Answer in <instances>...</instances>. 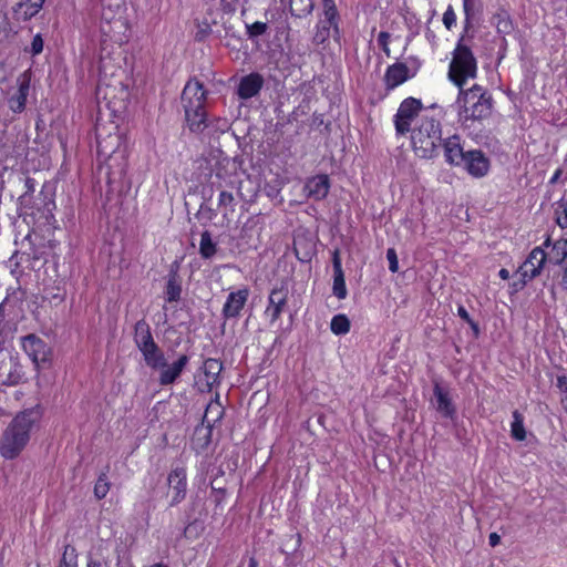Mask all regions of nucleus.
<instances>
[{
    "mask_svg": "<svg viewBox=\"0 0 567 567\" xmlns=\"http://www.w3.org/2000/svg\"><path fill=\"white\" fill-rule=\"evenodd\" d=\"M41 419L39 409L32 408L20 412L9 423L0 440V454L7 460L16 458L27 446L31 431Z\"/></svg>",
    "mask_w": 567,
    "mask_h": 567,
    "instance_id": "f257e3e1",
    "label": "nucleus"
},
{
    "mask_svg": "<svg viewBox=\"0 0 567 567\" xmlns=\"http://www.w3.org/2000/svg\"><path fill=\"white\" fill-rule=\"evenodd\" d=\"M456 99L458 118L462 122L484 121L493 113L494 101L492 94L483 86L475 84L468 90L458 87Z\"/></svg>",
    "mask_w": 567,
    "mask_h": 567,
    "instance_id": "f03ea898",
    "label": "nucleus"
},
{
    "mask_svg": "<svg viewBox=\"0 0 567 567\" xmlns=\"http://www.w3.org/2000/svg\"><path fill=\"white\" fill-rule=\"evenodd\" d=\"M442 126L440 121L422 114L411 131V144L421 158H432L442 145Z\"/></svg>",
    "mask_w": 567,
    "mask_h": 567,
    "instance_id": "7ed1b4c3",
    "label": "nucleus"
},
{
    "mask_svg": "<svg viewBox=\"0 0 567 567\" xmlns=\"http://www.w3.org/2000/svg\"><path fill=\"white\" fill-rule=\"evenodd\" d=\"M103 10L101 16L100 30L103 42L111 41L118 45L127 41L128 25L122 16V0H101Z\"/></svg>",
    "mask_w": 567,
    "mask_h": 567,
    "instance_id": "20e7f679",
    "label": "nucleus"
},
{
    "mask_svg": "<svg viewBox=\"0 0 567 567\" xmlns=\"http://www.w3.org/2000/svg\"><path fill=\"white\" fill-rule=\"evenodd\" d=\"M464 38L458 41L449 69V79L462 87L467 79H474L477 72L476 59L472 50L463 44Z\"/></svg>",
    "mask_w": 567,
    "mask_h": 567,
    "instance_id": "39448f33",
    "label": "nucleus"
},
{
    "mask_svg": "<svg viewBox=\"0 0 567 567\" xmlns=\"http://www.w3.org/2000/svg\"><path fill=\"white\" fill-rule=\"evenodd\" d=\"M423 110V104L420 100L408 97L403 100L394 115V126L398 135H405L411 132L412 123L417 121Z\"/></svg>",
    "mask_w": 567,
    "mask_h": 567,
    "instance_id": "423d86ee",
    "label": "nucleus"
},
{
    "mask_svg": "<svg viewBox=\"0 0 567 567\" xmlns=\"http://www.w3.org/2000/svg\"><path fill=\"white\" fill-rule=\"evenodd\" d=\"M24 352L35 365L47 363L50 359V347L38 336L31 333L21 339Z\"/></svg>",
    "mask_w": 567,
    "mask_h": 567,
    "instance_id": "0eeeda50",
    "label": "nucleus"
},
{
    "mask_svg": "<svg viewBox=\"0 0 567 567\" xmlns=\"http://www.w3.org/2000/svg\"><path fill=\"white\" fill-rule=\"evenodd\" d=\"M182 105L184 110H195L205 106L206 91L203 84L197 80H190L186 83L182 96Z\"/></svg>",
    "mask_w": 567,
    "mask_h": 567,
    "instance_id": "6e6552de",
    "label": "nucleus"
},
{
    "mask_svg": "<svg viewBox=\"0 0 567 567\" xmlns=\"http://www.w3.org/2000/svg\"><path fill=\"white\" fill-rule=\"evenodd\" d=\"M288 306V289L285 287L271 289L268 297V306L265 315L270 318V322H276L286 311Z\"/></svg>",
    "mask_w": 567,
    "mask_h": 567,
    "instance_id": "1a4fd4ad",
    "label": "nucleus"
},
{
    "mask_svg": "<svg viewBox=\"0 0 567 567\" xmlns=\"http://www.w3.org/2000/svg\"><path fill=\"white\" fill-rule=\"evenodd\" d=\"M547 260V255L542 247H535L527 259L523 262V265L518 269V274L528 279H534L535 277L540 275V271L544 267V264Z\"/></svg>",
    "mask_w": 567,
    "mask_h": 567,
    "instance_id": "9d476101",
    "label": "nucleus"
},
{
    "mask_svg": "<svg viewBox=\"0 0 567 567\" xmlns=\"http://www.w3.org/2000/svg\"><path fill=\"white\" fill-rule=\"evenodd\" d=\"M204 380L199 381L198 386L200 392H210L215 386L220 383L219 374L223 370V363L209 358L203 364Z\"/></svg>",
    "mask_w": 567,
    "mask_h": 567,
    "instance_id": "9b49d317",
    "label": "nucleus"
},
{
    "mask_svg": "<svg viewBox=\"0 0 567 567\" xmlns=\"http://www.w3.org/2000/svg\"><path fill=\"white\" fill-rule=\"evenodd\" d=\"M461 165L474 177H483L489 169L488 158L478 150L467 151Z\"/></svg>",
    "mask_w": 567,
    "mask_h": 567,
    "instance_id": "f8f14e48",
    "label": "nucleus"
},
{
    "mask_svg": "<svg viewBox=\"0 0 567 567\" xmlns=\"http://www.w3.org/2000/svg\"><path fill=\"white\" fill-rule=\"evenodd\" d=\"M22 379L21 365L10 355L0 359V386L16 385Z\"/></svg>",
    "mask_w": 567,
    "mask_h": 567,
    "instance_id": "ddd939ff",
    "label": "nucleus"
},
{
    "mask_svg": "<svg viewBox=\"0 0 567 567\" xmlns=\"http://www.w3.org/2000/svg\"><path fill=\"white\" fill-rule=\"evenodd\" d=\"M168 486L173 492L171 505L181 503L186 496V471L183 467H175L167 477Z\"/></svg>",
    "mask_w": 567,
    "mask_h": 567,
    "instance_id": "4468645a",
    "label": "nucleus"
},
{
    "mask_svg": "<svg viewBox=\"0 0 567 567\" xmlns=\"http://www.w3.org/2000/svg\"><path fill=\"white\" fill-rule=\"evenodd\" d=\"M329 189L330 179L326 174H320L308 178L303 186V192L306 193L307 197L315 200L324 199L329 194Z\"/></svg>",
    "mask_w": 567,
    "mask_h": 567,
    "instance_id": "2eb2a0df",
    "label": "nucleus"
},
{
    "mask_svg": "<svg viewBox=\"0 0 567 567\" xmlns=\"http://www.w3.org/2000/svg\"><path fill=\"white\" fill-rule=\"evenodd\" d=\"M248 297L249 290L247 288L230 292L223 307V316L226 319L237 318L246 305Z\"/></svg>",
    "mask_w": 567,
    "mask_h": 567,
    "instance_id": "dca6fc26",
    "label": "nucleus"
},
{
    "mask_svg": "<svg viewBox=\"0 0 567 567\" xmlns=\"http://www.w3.org/2000/svg\"><path fill=\"white\" fill-rule=\"evenodd\" d=\"M264 86V78L259 73H250L240 79L237 94L243 100L256 96Z\"/></svg>",
    "mask_w": 567,
    "mask_h": 567,
    "instance_id": "f3484780",
    "label": "nucleus"
},
{
    "mask_svg": "<svg viewBox=\"0 0 567 567\" xmlns=\"http://www.w3.org/2000/svg\"><path fill=\"white\" fill-rule=\"evenodd\" d=\"M189 358L186 354H182L173 364L167 365L161 369L159 374V384L161 385H169L174 383L188 364Z\"/></svg>",
    "mask_w": 567,
    "mask_h": 567,
    "instance_id": "a211bd4d",
    "label": "nucleus"
},
{
    "mask_svg": "<svg viewBox=\"0 0 567 567\" xmlns=\"http://www.w3.org/2000/svg\"><path fill=\"white\" fill-rule=\"evenodd\" d=\"M411 78L406 64L398 62L390 65L385 72L384 81L388 89H394Z\"/></svg>",
    "mask_w": 567,
    "mask_h": 567,
    "instance_id": "6ab92c4d",
    "label": "nucleus"
},
{
    "mask_svg": "<svg viewBox=\"0 0 567 567\" xmlns=\"http://www.w3.org/2000/svg\"><path fill=\"white\" fill-rule=\"evenodd\" d=\"M444 148V155L446 162H449L452 165H461L466 156V152L463 151L461 144H460V137L454 135L452 137H449L442 143Z\"/></svg>",
    "mask_w": 567,
    "mask_h": 567,
    "instance_id": "aec40b11",
    "label": "nucleus"
},
{
    "mask_svg": "<svg viewBox=\"0 0 567 567\" xmlns=\"http://www.w3.org/2000/svg\"><path fill=\"white\" fill-rule=\"evenodd\" d=\"M332 266H333V286L332 291L333 295L338 299H344L347 297V287L344 280V274L341 266V258L338 250H334L332 257Z\"/></svg>",
    "mask_w": 567,
    "mask_h": 567,
    "instance_id": "412c9836",
    "label": "nucleus"
},
{
    "mask_svg": "<svg viewBox=\"0 0 567 567\" xmlns=\"http://www.w3.org/2000/svg\"><path fill=\"white\" fill-rule=\"evenodd\" d=\"M434 396L436 401V410L444 417L453 420L456 415V409L449 396V392L443 390L440 384L434 385Z\"/></svg>",
    "mask_w": 567,
    "mask_h": 567,
    "instance_id": "4be33fe9",
    "label": "nucleus"
},
{
    "mask_svg": "<svg viewBox=\"0 0 567 567\" xmlns=\"http://www.w3.org/2000/svg\"><path fill=\"white\" fill-rule=\"evenodd\" d=\"M143 354L145 363L156 370L159 368L166 367V360L164 358V353L159 349V347L153 342L152 344L146 346L145 348L140 350Z\"/></svg>",
    "mask_w": 567,
    "mask_h": 567,
    "instance_id": "5701e85b",
    "label": "nucleus"
},
{
    "mask_svg": "<svg viewBox=\"0 0 567 567\" xmlns=\"http://www.w3.org/2000/svg\"><path fill=\"white\" fill-rule=\"evenodd\" d=\"M185 121L189 130L194 133H200L207 127L205 107L189 111L184 110Z\"/></svg>",
    "mask_w": 567,
    "mask_h": 567,
    "instance_id": "b1692460",
    "label": "nucleus"
},
{
    "mask_svg": "<svg viewBox=\"0 0 567 567\" xmlns=\"http://www.w3.org/2000/svg\"><path fill=\"white\" fill-rule=\"evenodd\" d=\"M134 342L138 350L145 348L148 344H152L154 338L151 332L150 324L144 320H138L134 327Z\"/></svg>",
    "mask_w": 567,
    "mask_h": 567,
    "instance_id": "393cba45",
    "label": "nucleus"
},
{
    "mask_svg": "<svg viewBox=\"0 0 567 567\" xmlns=\"http://www.w3.org/2000/svg\"><path fill=\"white\" fill-rule=\"evenodd\" d=\"M182 286L177 274V268L172 269L168 275L165 296L168 302L178 301L181 298Z\"/></svg>",
    "mask_w": 567,
    "mask_h": 567,
    "instance_id": "a878e982",
    "label": "nucleus"
},
{
    "mask_svg": "<svg viewBox=\"0 0 567 567\" xmlns=\"http://www.w3.org/2000/svg\"><path fill=\"white\" fill-rule=\"evenodd\" d=\"M29 82H22L17 93L9 99V107L12 112L20 113L24 110L29 94Z\"/></svg>",
    "mask_w": 567,
    "mask_h": 567,
    "instance_id": "bb28decb",
    "label": "nucleus"
},
{
    "mask_svg": "<svg viewBox=\"0 0 567 567\" xmlns=\"http://www.w3.org/2000/svg\"><path fill=\"white\" fill-rule=\"evenodd\" d=\"M96 140L97 151L102 155H112L120 146V136L117 134L102 138L99 128H96Z\"/></svg>",
    "mask_w": 567,
    "mask_h": 567,
    "instance_id": "cd10ccee",
    "label": "nucleus"
},
{
    "mask_svg": "<svg viewBox=\"0 0 567 567\" xmlns=\"http://www.w3.org/2000/svg\"><path fill=\"white\" fill-rule=\"evenodd\" d=\"M548 260L555 265H567V238L554 243Z\"/></svg>",
    "mask_w": 567,
    "mask_h": 567,
    "instance_id": "c85d7f7f",
    "label": "nucleus"
},
{
    "mask_svg": "<svg viewBox=\"0 0 567 567\" xmlns=\"http://www.w3.org/2000/svg\"><path fill=\"white\" fill-rule=\"evenodd\" d=\"M212 427L210 425H204V423L200 426H197L194 432L193 436V444L197 449H206L210 441H212Z\"/></svg>",
    "mask_w": 567,
    "mask_h": 567,
    "instance_id": "c756f323",
    "label": "nucleus"
},
{
    "mask_svg": "<svg viewBox=\"0 0 567 567\" xmlns=\"http://www.w3.org/2000/svg\"><path fill=\"white\" fill-rule=\"evenodd\" d=\"M331 35L334 37L337 40L339 39L338 25H330V24L320 22L318 24L317 32L313 37V41L317 44H323Z\"/></svg>",
    "mask_w": 567,
    "mask_h": 567,
    "instance_id": "7c9ffc66",
    "label": "nucleus"
},
{
    "mask_svg": "<svg viewBox=\"0 0 567 567\" xmlns=\"http://www.w3.org/2000/svg\"><path fill=\"white\" fill-rule=\"evenodd\" d=\"M223 414H224V408L218 402V400L212 401L206 408V411H205V414L203 417V423L206 422L207 425L213 426L216 422H218L223 417Z\"/></svg>",
    "mask_w": 567,
    "mask_h": 567,
    "instance_id": "2f4dec72",
    "label": "nucleus"
},
{
    "mask_svg": "<svg viewBox=\"0 0 567 567\" xmlns=\"http://www.w3.org/2000/svg\"><path fill=\"white\" fill-rule=\"evenodd\" d=\"M217 246L212 239V235L208 230H205L200 235L199 254L204 259H210L215 256Z\"/></svg>",
    "mask_w": 567,
    "mask_h": 567,
    "instance_id": "473e14b6",
    "label": "nucleus"
},
{
    "mask_svg": "<svg viewBox=\"0 0 567 567\" xmlns=\"http://www.w3.org/2000/svg\"><path fill=\"white\" fill-rule=\"evenodd\" d=\"M511 435L516 441H524L526 439V430L524 426V415L515 410L513 412V422L511 424Z\"/></svg>",
    "mask_w": 567,
    "mask_h": 567,
    "instance_id": "72a5a7b5",
    "label": "nucleus"
},
{
    "mask_svg": "<svg viewBox=\"0 0 567 567\" xmlns=\"http://www.w3.org/2000/svg\"><path fill=\"white\" fill-rule=\"evenodd\" d=\"M312 9V0H290V11L295 17H305L309 14Z\"/></svg>",
    "mask_w": 567,
    "mask_h": 567,
    "instance_id": "f704fd0d",
    "label": "nucleus"
},
{
    "mask_svg": "<svg viewBox=\"0 0 567 567\" xmlns=\"http://www.w3.org/2000/svg\"><path fill=\"white\" fill-rule=\"evenodd\" d=\"M218 208L223 209L224 217L228 216V213H234L235 210V197L233 193L227 190H221L218 197Z\"/></svg>",
    "mask_w": 567,
    "mask_h": 567,
    "instance_id": "c9c22d12",
    "label": "nucleus"
},
{
    "mask_svg": "<svg viewBox=\"0 0 567 567\" xmlns=\"http://www.w3.org/2000/svg\"><path fill=\"white\" fill-rule=\"evenodd\" d=\"M330 328L334 334H346L350 330V321L346 315H336L331 320Z\"/></svg>",
    "mask_w": 567,
    "mask_h": 567,
    "instance_id": "e433bc0d",
    "label": "nucleus"
},
{
    "mask_svg": "<svg viewBox=\"0 0 567 567\" xmlns=\"http://www.w3.org/2000/svg\"><path fill=\"white\" fill-rule=\"evenodd\" d=\"M110 482L107 480V475L105 472L101 473L95 485H94V495L97 499H102L106 496L110 491Z\"/></svg>",
    "mask_w": 567,
    "mask_h": 567,
    "instance_id": "4c0bfd02",
    "label": "nucleus"
},
{
    "mask_svg": "<svg viewBox=\"0 0 567 567\" xmlns=\"http://www.w3.org/2000/svg\"><path fill=\"white\" fill-rule=\"evenodd\" d=\"M60 567H78L75 548L68 545L65 546Z\"/></svg>",
    "mask_w": 567,
    "mask_h": 567,
    "instance_id": "58836bf2",
    "label": "nucleus"
},
{
    "mask_svg": "<svg viewBox=\"0 0 567 567\" xmlns=\"http://www.w3.org/2000/svg\"><path fill=\"white\" fill-rule=\"evenodd\" d=\"M246 28L249 38H255L264 34L267 31L268 25L265 22L256 21L252 24H247Z\"/></svg>",
    "mask_w": 567,
    "mask_h": 567,
    "instance_id": "ea45409f",
    "label": "nucleus"
},
{
    "mask_svg": "<svg viewBox=\"0 0 567 567\" xmlns=\"http://www.w3.org/2000/svg\"><path fill=\"white\" fill-rule=\"evenodd\" d=\"M463 8L465 13V30L471 27V19L475 13V0H463Z\"/></svg>",
    "mask_w": 567,
    "mask_h": 567,
    "instance_id": "a19ab883",
    "label": "nucleus"
},
{
    "mask_svg": "<svg viewBox=\"0 0 567 567\" xmlns=\"http://www.w3.org/2000/svg\"><path fill=\"white\" fill-rule=\"evenodd\" d=\"M386 259L389 261V269L391 272H398L399 270V260L398 255L394 248H389L386 250Z\"/></svg>",
    "mask_w": 567,
    "mask_h": 567,
    "instance_id": "79ce46f5",
    "label": "nucleus"
},
{
    "mask_svg": "<svg viewBox=\"0 0 567 567\" xmlns=\"http://www.w3.org/2000/svg\"><path fill=\"white\" fill-rule=\"evenodd\" d=\"M496 19H497V22H496L497 31L501 33H509L512 30V23L508 20V18L505 16L498 14L496 17Z\"/></svg>",
    "mask_w": 567,
    "mask_h": 567,
    "instance_id": "37998d69",
    "label": "nucleus"
},
{
    "mask_svg": "<svg viewBox=\"0 0 567 567\" xmlns=\"http://www.w3.org/2000/svg\"><path fill=\"white\" fill-rule=\"evenodd\" d=\"M324 10V20L321 22L330 24V25H338L337 18H338V11L336 7L326 8Z\"/></svg>",
    "mask_w": 567,
    "mask_h": 567,
    "instance_id": "c03bdc74",
    "label": "nucleus"
},
{
    "mask_svg": "<svg viewBox=\"0 0 567 567\" xmlns=\"http://www.w3.org/2000/svg\"><path fill=\"white\" fill-rule=\"evenodd\" d=\"M390 33L382 31L378 35V43L382 48L383 52L386 56H390V49H389V41H390Z\"/></svg>",
    "mask_w": 567,
    "mask_h": 567,
    "instance_id": "a18cd8bd",
    "label": "nucleus"
},
{
    "mask_svg": "<svg viewBox=\"0 0 567 567\" xmlns=\"http://www.w3.org/2000/svg\"><path fill=\"white\" fill-rule=\"evenodd\" d=\"M43 3L44 0H25L24 4L30 9L25 11V14H29V17L34 16L42 8Z\"/></svg>",
    "mask_w": 567,
    "mask_h": 567,
    "instance_id": "49530a36",
    "label": "nucleus"
},
{
    "mask_svg": "<svg viewBox=\"0 0 567 567\" xmlns=\"http://www.w3.org/2000/svg\"><path fill=\"white\" fill-rule=\"evenodd\" d=\"M42 50H43V39L41 38L40 34H37L32 39L30 52L32 53V55H37V54H40L42 52Z\"/></svg>",
    "mask_w": 567,
    "mask_h": 567,
    "instance_id": "de8ad7c7",
    "label": "nucleus"
},
{
    "mask_svg": "<svg viewBox=\"0 0 567 567\" xmlns=\"http://www.w3.org/2000/svg\"><path fill=\"white\" fill-rule=\"evenodd\" d=\"M456 22V16L452 9V7H449L446 11L443 14V23L447 29H451Z\"/></svg>",
    "mask_w": 567,
    "mask_h": 567,
    "instance_id": "09e8293b",
    "label": "nucleus"
},
{
    "mask_svg": "<svg viewBox=\"0 0 567 567\" xmlns=\"http://www.w3.org/2000/svg\"><path fill=\"white\" fill-rule=\"evenodd\" d=\"M559 208H563V216H557V224L561 228L567 227V205L565 203H559Z\"/></svg>",
    "mask_w": 567,
    "mask_h": 567,
    "instance_id": "8fccbe9b",
    "label": "nucleus"
},
{
    "mask_svg": "<svg viewBox=\"0 0 567 567\" xmlns=\"http://www.w3.org/2000/svg\"><path fill=\"white\" fill-rule=\"evenodd\" d=\"M528 280H529L528 278H524V277H522V276H520V278H519V279L514 280V281L512 282V285H511V287H512L513 291H514V292H517V291L522 290V289L526 286V284H527V281H528Z\"/></svg>",
    "mask_w": 567,
    "mask_h": 567,
    "instance_id": "3c124183",
    "label": "nucleus"
},
{
    "mask_svg": "<svg viewBox=\"0 0 567 567\" xmlns=\"http://www.w3.org/2000/svg\"><path fill=\"white\" fill-rule=\"evenodd\" d=\"M557 388L560 389L564 395L567 394V378L565 375H559L557 378Z\"/></svg>",
    "mask_w": 567,
    "mask_h": 567,
    "instance_id": "603ef678",
    "label": "nucleus"
},
{
    "mask_svg": "<svg viewBox=\"0 0 567 567\" xmlns=\"http://www.w3.org/2000/svg\"><path fill=\"white\" fill-rule=\"evenodd\" d=\"M25 193L21 196V199H25L29 193L34 192V181L32 178H25Z\"/></svg>",
    "mask_w": 567,
    "mask_h": 567,
    "instance_id": "864d4df0",
    "label": "nucleus"
},
{
    "mask_svg": "<svg viewBox=\"0 0 567 567\" xmlns=\"http://www.w3.org/2000/svg\"><path fill=\"white\" fill-rule=\"evenodd\" d=\"M457 315L464 320L466 321L467 323L471 322L472 318L470 317V313L467 312V310L463 307V306H460L457 308Z\"/></svg>",
    "mask_w": 567,
    "mask_h": 567,
    "instance_id": "5fc2aeb1",
    "label": "nucleus"
},
{
    "mask_svg": "<svg viewBox=\"0 0 567 567\" xmlns=\"http://www.w3.org/2000/svg\"><path fill=\"white\" fill-rule=\"evenodd\" d=\"M488 543L492 547H496L501 543V536L497 533H491L488 536Z\"/></svg>",
    "mask_w": 567,
    "mask_h": 567,
    "instance_id": "6e6d98bb",
    "label": "nucleus"
},
{
    "mask_svg": "<svg viewBox=\"0 0 567 567\" xmlns=\"http://www.w3.org/2000/svg\"><path fill=\"white\" fill-rule=\"evenodd\" d=\"M561 286L567 290V265L564 266L563 277H561Z\"/></svg>",
    "mask_w": 567,
    "mask_h": 567,
    "instance_id": "4d7b16f0",
    "label": "nucleus"
},
{
    "mask_svg": "<svg viewBox=\"0 0 567 567\" xmlns=\"http://www.w3.org/2000/svg\"><path fill=\"white\" fill-rule=\"evenodd\" d=\"M87 567H102V564L101 561L94 560L93 558L89 557Z\"/></svg>",
    "mask_w": 567,
    "mask_h": 567,
    "instance_id": "13d9d810",
    "label": "nucleus"
},
{
    "mask_svg": "<svg viewBox=\"0 0 567 567\" xmlns=\"http://www.w3.org/2000/svg\"><path fill=\"white\" fill-rule=\"evenodd\" d=\"M470 327L472 328L475 336L480 333V327L478 324L472 319L471 322H468Z\"/></svg>",
    "mask_w": 567,
    "mask_h": 567,
    "instance_id": "bf43d9fd",
    "label": "nucleus"
},
{
    "mask_svg": "<svg viewBox=\"0 0 567 567\" xmlns=\"http://www.w3.org/2000/svg\"><path fill=\"white\" fill-rule=\"evenodd\" d=\"M498 276L503 279V280H507L509 278V271L505 268H502L498 272Z\"/></svg>",
    "mask_w": 567,
    "mask_h": 567,
    "instance_id": "052dcab7",
    "label": "nucleus"
},
{
    "mask_svg": "<svg viewBox=\"0 0 567 567\" xmlns=\"http://www.w3.org/2000/svg\"><path fill=\"white\" fill-rule=\"evenodd\" d=\"M4 305H0V330L3 328L4 313H3Z\"/></svg>",
    "mask_w": 567,
    "mask_h": 567,
    "instance_id": "680f3d73",
    "label": "nucleus"
},
{
    "mask_svg": "<svg viewBox=\"0 0 567 567\" xmlns=\"http://www.w3.org/2000/svg\"><path fill=\"white\" fill-rule=\"evenodd\" d=\"M322 6H323V9L330 8V7H336L333 0H322Z\"/></svg>",
    "mask_w": 567,
    "mask_h": 567,
    "instance_id": "e2e57ef3",
    "label": "nucleus"
},
{
    "mask_svg": "<svg viewBox=\"0 0 567 567\" xmlns=\"http://www.w3.org/2000/svg\"><path fill=\"white\" fill-rule=\"evenodd\" d=\"M560 174H561V171H560V169L556 171V172H555V174H554V176H553V177H551V179H550V183H553V184H554V183H556V182L558 181V178H559Z\"/></svg>",
    "mask_w": 567,
    "mask_h": 567,
    "instance_id": "0e129e2a",
    "label": "nucleus"
},
{
    "mask_svg": "<svg viewBox=\"0 0 567 567\" xmlns=\"http://www.w3.org/2000/svg\"><path fill=\"white\" fill-rule=\"evenodd\" d=\"M257 565H258V564H257L256 559H255V558H251V559L249 560V565H248V567H257Z\"/></svg>",
    "mask_w": 567,
    "mask_h": 567,
    "instance_id": "69168bd1",
    "label": "nucleus"
},
{
    "mask_svg": "<svg viewBox=\"0 0 567 567\" xmlns=\"http://www.w3.org/2000/svg\"><path fill=\"white\" fill-rule=\"evenodd\" d=\"M4 344V339L2 338V330H0V351L2 350Z\"/></svg>",
    "mask_w": 567,
    "mask_h": 567,
    "instance_id": "338daca9",
    "label": "nucleus"
},
{
    "mask_svg": "<svg viewBox=\"0 0 567 567\" xmlns=\"http://www.w3.org/2000/svg\"><path fill=\"white\" fill-rule=\"evenodd\" d=\"M148 567H167V566L164 565V564H154V565L148 566Z\"/></svg>",
    "mask_w": 567,
    "mask_h": 567,
    "instance_id": "774afa93",
    "label": "nucleus"
}]
</instances>
